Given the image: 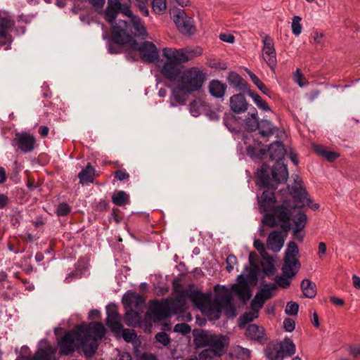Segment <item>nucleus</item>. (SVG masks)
I'll return each instance as SVG.
<instances>
[{"mask_svg":"<svg viewBox=\"0 0 360 360\" xmlns=\"http://www.w3.org/2000/svg\"><path fill=\"white\" fill-rule=\"evenodd\" d=\"M132 25L128 23L131 27V34L134 37H141L142 39H146L148 37L146 27L144 25L142 20L138 16H134L130 20Z\"/></svg>","mask_w":360,"mask_h":360,"instance_id":"393cba45","label":"nucleus"},{"mask_svg":"<svg viewBox=\"0 0 360 360\" xmlns=\"http://www.w3.org/2000/svg\"><path fill=\"white\" fill-rule=\"evenodd\" d=\"M209 92L210 94L217 98L224 97L226 90V85L219 80L213 79L210 81L209 84Z\"/></svg>","mask_w":360,"mask_h":360,"instance_id":"473e14b6","label":"nucleus"},{"mask_svg":"<svg viewBox=\"0 0 360 360\" xmlns=\"http://www.w3.org/2000/svg\"><path fill=\"white\" fill-rule=\"evenodd\" d=\"M122 302L128 307L134 306L139 308L145 304V300L142 295L136 292H130L123 296Z\"/></svg>","mask_w":360,"mask_h":360,"instance_id":"7c9ffc66","label":"nucleus"},{"mask_svg":"<svg viewBox=\"0 0 360 360\" xmlns=\"http://www.w3.org/2000/svg\"><path fill=\"white\" fill-rule=\"evenodd\" d=\"M257 129L262 137H269L274 134L276 127L273 126L270 121L262 119L259 122V127Z\"/></svg>","mask_w":360,"mask_h":360,"instance_id":"4c0bfd02","label":"nucleus"},{"mask_svg":"<svg viewBox=\"0 0 360 360\" xmlns=\"http://www.w3.org/2000/svg\"><path fill=\"white\" fill-rule=\"evenodd\" d=\"M207 347L209 350L214 352L217 356H221L226 352L229 345V338L224 335H213Z\"/></svg>","mask_w":360,"mask_h":360,"instance_id":"6ab92c4d","label":"nucleus"},{"mask_svg":"<svg viewBox=\"0 0 360 360\" xmlns=\"http://www.w3.org/2000/svg\"><path fill=\"white\" fill-rule=\"evenodd\" d=\"M307 216L302 211H299L296 219L294 220L295 227L292 230V235H295L297 232H301L306 226Z\"/></svg>","mask_w":360,"mask_h":360,"instance_id":"58836bf2","label":"nucleus"},{"mask_svg":"<svg viewBox=\"0 0 360 360\" xmlns=\"http://www.w3.org/2000/svg\"><path fill=\"white\" fill-rule=\"evenodd\" d=\"M107 319L120 318V314L117 310V306L114 303H110L106 307Z\"/></svg>","mask_w":360,"mask_h":360,"instance_id":"6e6d98bb","label":"nucleus"},{"mask_svg":"<svg viewBox=\"0 0 360 360\" xmlns=\"http://www.w3.org/2000/svg\"><path fill=\"white\" fill-rule=\"evenodd\" d=\"M268 151L270 159L276 163L271 169L267 164L263 163L258 172V179L264 186L275 188L276 185L286 182L288 177L286 165L281 162L286 150L283 142L276 141L270 144Z\"/></svg>","mask_w":360,"mask_h":360,"instance_id":"f257e3e1","label":"nucleus"},{"mask_svg":"<svg viewBox=\"0 0 360 360\" xmlns=\"http://www.w3.org/2000/svg\"><path fill=\"white\" fill-rule=\"evenodd\" d=\"M86 340V337L82 338L80 331L77 328L67 331L58 342L60 355H72L76 350L80 348H82L84 352Z\"/></svg>","mask_w":360,"mask_h":360,"instance_id":"423d86ee","label":"nucleus"},{"mask_svg":"<svg viewBox=\"0 0 360 360\" xmlns=\"http://www.w3.org/2000/svg\"><path fill=\"white\" fill-rule=\"evenodd\" d=\"M302 181L295 180V185L292 187L290 194L296 201L304 202L308 195L306 190L301 185Z\"/></svg>","mask_w":360,"mask_h":360,"instance_id":"72a5a7b5","label":"nucleus"},{"mask_svg":"<svg viewBox=\"0 0 360 360\" xmlns=\"http://www.w3.org/2000/svg\"><path fill=\"white\" fill-rule=\"evenodd\" d=\"M259 117L257 110L255 108H252L248 113L245 120V129L247 131H255L259 127Z\"/></svg>","mask_w":360,"mask_h":360,"instance_id":"c85d7f7f","label":"nucleus"},{"mask_svg":"<svg viewBox=\"0 0 360 360\" xmlns=\"http://www.w3.org/2000/svg\"><path fill=\"white\" fill-rule=\"evenodd\" d=\"M295 205L290 200H284L280 205H276L272 209L276 219L280 221H290L292 214L295 209Z\"/></svg>","mask_w":360,"mask_h":360,"instance_id":"2eb2a0df","label":"nucleus"},{"mask_svg":"<svg viewBox=\"0 0 360 360\" xmlns=\"http://www.w3.org/2000/svg\"><path fill=\"white\" fill-rule=\"evenodd\" d=\"M122 338L127 342H131L136 337V333L134 330L124 329L121 332Z\"/></svg>","mask_w":360,"mask_h":360,"instance_id":"e2e57ef3","label":"nucleus"},{"mask_svg":"<svg viewBox=\"0 0 360 360\" xmlns=\"http://www.w3.org/2000/svg\"><path fill=\"white\" fill-rule=\"evenodd\" d=\"M229 84L233 88L239 91H248V87L250 86L248 83L236 72H230L227 77Z\"/></svg>","mask_w":360,"mask_h":360,"instance_id":"a878e982","label":"nucleus"},{"mask_svg":"<svg viewBox=\"0 0 360 360\" xmlns=\"http://www.w3.org/2000/svg\"><path fill=\"white\" fill-rule=\"evenodd\" d=\"M251 311L245 312L243 315H241L239 318V326L242 327L244 325H246L254 319L258 318L259 316V309L256 307H251Z\"/></svg>","mask_w":360,"mask_h":360,"instance_id":"a19ab883","label":"nucleus"},{"mask_svg":"<svg viewBox=\"0 0 360 360\" xmlns=\"http://www.w3.org/2000/svg\"><path fill=\"white\" fill-rule=\"evenodd\" d=\"M245 335L247 339L260 345H264L268 340L265 329L257 324H249L246 328Z\"/></svg>","mask_w":360,"mask_h":360,"instance_id":"4468645a","label":"nucleus"},{"mask_svg":"<svg viewBox=\"0 0 360 360\" xmlns=\"http://www.w3.org/2000/svg\"><path fill=\"white\" fill-rule=\"evenodd\" d=\"M220 356H217L214 352L205 349L199 354V360H219Z\"/></svg>","mask_w":360,"mask_h":360,"instance_id":"5fc2aeb1","label":"nucleus"},{"mask_svg":"<svg viewBox=\"0 0 360 360\" xmlns=\"http://www.w3.org/2000/svg\"><path fill=\"white\" fill-rule=\"evenodd\" d=\"M259 181L262 182L261 181ZM261 186L266 188V190L263 192L260 199L259 200L260 209L262 210V212H267L270 210L272 212V209L276 206L274 205L276 202L274 191L277 188L278 185H276L275 188H272L264 186L262 183H261Z\"/></svg>","mask_w":360,"mask_h":360,"instance_id":"dca6fc26","label":"nucleus"},{"mask_svg":"<svg viewBox=\"0 0 360 360\" xmlns=\"http://www.w3.org/2000/svg\"><path fill=\"white\" fill-rule=\"evenodd\" d=\"M191 330L190 326L186 323H177L174 326V331L182 335H186Z\"/></svg>","mask_w":360,"mask_h":360,"instance_id":"680f3d73","label":"nucleus"},{"mask_svg":"<svg viewBox=\"0 0 360 360\" xmlns=\"http://www.w3.org/2000/svg\"><path fill=\"white\" fill-rule=\"evenodd\" d=\"M246 94L252 98L259 109L265 112L271 111L269 104L255 91L248 89Z\"/></svg>","mask_w":360,"mask_h":360,"instance_id":"e433bc0d","label":"nucleus"},{"mask_svg":"<svg viewBox=\"0 0 360 360\" xmlns=\"http://www.w3.org/2000/svg\"><path fill=\"white\" fill-rule=\"evenodd\" d=\"M229 106L232 112L240 114L248 109L249 104L243 94H236L230 97Z\"/></svg>","mask_w":360,"mask_h":360,"instance_id":"412c9836","label":"nucleus"},{"mask_svg":"<svg viewBox=\"0 0 360 360\" xmlns=\"http://www.w3.org/2000/svg\"><path fill=\"white\" fill-rule=\"evenodd\" d=\"M112 39L117 44L129 45L133 51H138L141 60L147 63H153L159 60L160 53L156 46L151 41H144L139 44L131 34V27L126 20H120L113 26Z\"/></svg>","mask_w":360,"mask_h":360,"instance_id":"f03ea898","label":"nucleus"},{"mask_svg":"<svg viewBox=\"0 0 360 360\" xmlns=\"http://www.w3.org/2000/svg\"><path fill=\"white\" fill-rule=\"evenodd\" d=\"M295 351V345L286 337L280 342H270L264 348V353L269 360H283L286 356L294 355Z\"/></svg>","mask_w":360,"mask_h":360,"instance_id":"0eeeda50","label":"nucleus"},{"mask_svg":"<svg viewBox=\"0 0 360 360\" xmlns=\"http://www.w3.org/2000/svg\"><path fill=\"white\" fill-rule=\"evenodd\" d=\"M138 314L134 311H127L125 314V323L127 326H134L136 322Z\"/></svg>","mask_w":360,"mask_h":360,"instance_id":"052dcab7","label":"nucleus"},{"mask_svg":"<svg viewBox=\"0 0 360 360\" xmlns=\"http://www.w3.org/2000/svg\"><path fill=\"white\" fill-rule=\"evenodd\" d=\"M36 143L35 138L25 132H18L12 141V145L17 147L22 153H27L31 152L34 148Z\"/></svg>","mask_w":360,"mask_h":360,"instance_id":"9d476101","label":"nucleus"},{"mask_svg":"<svg viewBox=\"0 0 360 360\" xmlns=\"http://www.w3.org/2000/svg\"><path fill=\"white\" fill-rule=\"evenodd\" d=\"M186 94H184L182 90L179 89L177 83L176 86L172 91L171 99L175 101V103H172V105L175 106L176 104L184 105L186 101Z\"/></svg>","mask_w":360,"mask_h":360,"instance_id":"79ce46f5","label":"nucleus"},{"mask_svg":"<svg viewBox=\"0 0 360 360\" xmlns=\"http://www.w3.org/2000/svg\"><path fill=\"white\" fill-rule=\"evenodd\" d=\"M313 148L318 155L324 158L329 162H333L340 156L339 153L333 151H329L323 146L315 145Z\"/></svg>","mask_w":360,"mask_h":360,"instance_id":"c9c22d12","label":"nucleus"},{"mask_svg":"<svg viewBox=\"0 0 360 360\" xmlns=\"http://www.w3.org/2000/svg\"><path fill=\"white\" fill-rule=\"evenodd\" d=\"M112 202L117 206H123L129 202V195L126 192L119 191L112 194Z\"/></svg>","mask_w":360,"mask_h":360,"instance_id":"c03bdc74","label":"nucleus"},{"mask_svg":"<svg viewBox=\"0 0 360 360\" xmlns=\"http://www.w3.org/2000/svg\"><path fill=\"white\" fill-rule=\"evenodd\" d=\"M106 38H108V37L105 36L104 39H106ZM124 46V45L115 43L112 39V35L110 37H109V41L108 43V51L110 53H112V54L120 53L122 50V46Z\"/></svg>","mask_w":360,"mask_h":360,"instance_id":"09e8293b","label":"nucleus"},{"mask_svg":"<svg viewBox=\"0 0 360 360\" xmlns=\"http://www.w3.org/2000/svg\"><path fill=\"white\" fill-rule=\"evenodd\" d=\"M174 22L177 30L182 34L191 36L195 33L196 27L193 18L187 15L186 12L182 9H177L172 16Z\"/></svg>","mask_w":360,"mask_h":360,"instance_id":"1a4fd4ad","label":"nucleus"},{"mask_svg":"<svg viewBox=\"0 0 360 360\" xmlns=\"http://www.w3.org/2000/svg\"><path fill=\"white\" fill-rule=\"evenodd\" d=\"M299 310V304L295 302H288L286 304L285 312L288 315L295 316Z\"/></svg>","mask_w":360,"mask_h":360,"instance_id":"13d9d810","label":"nucleus"},{"mask_svg":"<svg viewBox=\"0 0 360 360\" xmlns=\"http://www.w3.org/2000/svg\"><path fill=\"white\" fill-rule=\"evenodd\" d=\"M219 284L214 286V291L217 292L216 298L213 302L208 300L207 305L202 309L206 311L209 319L214 321L220 318L223 308H229L233 314L235 311L234 307L231 304L232 297L229 290L225 286H221L223 292H219Z\"/></svg>","mask_w":360,"mask_h":360,"instance_id":"39448f33","label":"nucleus"},{"mask_svg":"<svg viewBox=\"0 0 360 360\" xmlns=\"http://www.w3.org/2000/svg\"><path fill=\"white\" fill-rule=\"evenodd\" d=\"M284 239L278 231H273L269 235L267 245L269 249L274 252H278L283 247Z\"/></svg>","mask_w":360,"mask_h":360,"instance_id":"c756f323","label":"nucleus"},{"mask_svg":"<svg viewBox=\"0 0 360 360\" xmlns=\"http://www.w3.org/2000/svg\"><path fill=\"white\" fill-rule=\"evenodd\" d=\"M259 271V269L258 266H255V267H252L249 273L248 274L246 278H245L247 282L248 281L250 285L255 286L257 285L258 281V272Z\"/></svg>","mask_w":360,"mask_h":360,"instance_id":"8fccbe9b","label":"nucleus"},{"mask_svg":"<svg viewBox=\"0 0 360 360\" xmlns=\"http://www.w3.org/2000/svg\"><path fill=\"white\" fill-rule=\"evenodd\" d=\"M238 282L232 285V290L238 295L239 300L245 303L252 297V292L243 274L238 276Z\"/></svg>","mask_w":360,"mask_h":360,"instance_id":"f3484780","label":"nucleus"},{"mask_svg":"<svg viewBox=\"0 0 360 360\" xmlns=\"http://www.w3.org/2000/svg\"><path fill=\"white\" fill-rule=\"evenodd\" d=\"M106 324L116 335H120L122 330H123V326L121 323L120 317L106 319Z\"/></svg>","mask_w":360,"mask_h":360,"instance_id":"a18cd8bd","label":"nucleus"},{"mask_svg":"<svg viewBox=\"0 0 360 360\" xmlns=\"http://www.w3.org/2000/svg\"><path fill=\"white\" fill-rule=\"evenodd\" d=\"M173 51L177 56L179 62H181V63L191 60L202 54V49L199 46L195 48L185 47L179 49H173Z\"/></svg>","mask_w":360,"mask_h":360,"instance_id":"a211bd4d","label":"nucleus"},{"mask_svg":"<svg viewBox=\"0 0 360 360\" xmlns=\"http://www.w3.org/2000/svg\"><path fill=\"white\" fill-rule=\"evenodd\" d=\"M136 6L139 8V11L143 16L149 15V11L147 6L150 0H136Z\"/></svg>","mask_w":360,"mask_h":360,"instance_id":"4d7b16f0","label":"nucleus"},{"mask_svg":"<svg viewBox=\"0 0 360 360\" xmlns=\"http://www.w3.org/2000/svg\"><path fill=\"white\" fill-rule=\"evenodd\" d=\"M264 262H262V271L264 274L268 276L271 277L275 274L276 268L274 265L272 258L270 255H265L264 257H262Z\"/></svg>","mask_w":360,"mask_h":360,"instance_id":"ea45409f","label":"nucleus"},{"mask_svg":"<svg viewBox=\"0 0 360 360\" xmlns=\"http://www.w3.org/2000/svg\"><path fill=\"white\" fill-rule=\"evenodd\" d=\"M301 267V264L297 257H284L282 271L285 276L293 278Z\"/></svg>","mask_w":360,"mask_h":360,"instance_id":"aec40b11","label":"nucleus"},{"mask_svg":"<svg viewBox=\"0 0 360 360\" xmlns=\"http://www.w3.org/2000/svg\"><path fill=\"white\" fill-rule=\"evenodd\" d=\"M186 297H188L193 304L200 309L202 310L208 304V297L201 291L195 289L193 285H189Z\"/></svg>","mask_w":360,"mask_h":360,"instance_id":"4be33fe9","label":"nucleus"},{"mask_svg":"<svg viewBox=\"0 0 360 360\" xmlns=\"http://www.w3.org/2000/svg\"><path fill=\"white\" fill-rule=\"evenodd\" d=\"M121 8V2L119 0H108V6L105 11V19L111 25L112 29L113 26L117 25L120 20L115 22V19L119 13Z\"/></svg>","mask_w":360,"mask_h":360,"instance_id":"5701e85b","label":"nucleus"},{"mask_svg":"<svg viewBox=\"0 0 360 360\" xmlns=\"http://www.w3.org/2000/svg\"><path fill=\"white\" fill-rule=\"evenodd\" d=\"M251 81L253 84L265 95L271 97V91L266 87V86L259 79V77L250 70L247 71Z\"/></svg>","mask_w":360,"mask_h":360,"instance_id":"37998d69","label":"nucleus"},{"mask_svg":"<svg viewBox=\"0 0 360 360\" xmlns=\"http://www.w3.org/2000/svg\"><path fill=\"white\" fill-rule=\"evenodd\" d=\"M292 278H288L283 275V276H277L276 278V284L282 288H288L290 285V279Z\"/></svg>","mask_w":360,"mask_h":360,"instance_id":"0e129e2a","label":"nucleus"},{"mask_svg":"<svg viewBox=\"0 0 360 360\" xmlns=\"http://www.w3.org/2000/svg\"><path fill=\"white\" fill-rule=\"evenodd\" d=\"M300 287L304 297L311 299L316 295V285L309 279H303Z\"/></svg>","mask_w":360,"mask_h":360,"instance_id":"f704fd0d","label":"nucleus"},{"mask_svg":"<svg viewBox=\"0 0 360 360\" xmlns=\"http://www.w3.org/2000/svg\"><path fill=\"white\" fill-rule=\"evenodd\" d=\"M76 328L80 331L82 338H86V347L84 355L92 357L96 352L98 343V340H101L105 335V328L101 322L91 321L86 326L78 325Z\"/></svg>","mask_w":360,"mask_h":360,"instance_id":"7ed1b4c3","label":"nucleus"},{"mask_svg":"<svg viewBox=\"0 0 360 360\" xmlns=\"http://www.w3.org/2000/svg\"><path fill=\"white\" fill-rule=\"evenodd\" d=\"M262 42L264 44L262 48L263 58L271 70H274L277 60L273 39L270 36L265 34Z\"/></svg>","mask_w":360,"mask_h":360,"instance_id":"f8f14e48","label":"nucleus"},{"mask_svg":"<svg viewBox=\"0 0 360 360\" xmlns=\"http://www.w3.org/2000/svg\"><path fill=\"white\" fill-rule=\"evenodd\" d=\"M11 21L6 18H0V38H5L11 27Z\"/></svg>","mask_w":360,"mask_h":360,"instance_id":"3c124183","label":"nucleus"},{"mask_svg":"<svg viewBox=\"0 0 360 360\" xmlns=\"http://www.w3.org/2000/svg\"><path fill=\"white\" fill-rule=\"evenodd\" d=\"M302 20V18L298 15H295L292 18V32L295 35L298 36L302 32V25L300 24V22Z\"/></svg>","mask_w":360,"mask_h":360,"instance_id":"864d4df0","label":"nucleus"},{"mask_svg":"<svg viewBox=\"0 0 360 360\" xmlns=\"http://www.w3.org/2000/svg\"><path fill=\"white\" fill-rule=\"evenodd\" d=\"M276 288L274 283L265 284L264 288L259 290L250 303V307H256L259 310L262 309L266 300L272 297V290Z\"/></svg>","mask_w":360,"mask_h":360,"instance_id":"ddd939ff","label":"nucleus"},{"mask_svg":"<svg viewBox=\"0 0 360 360\" xmlns=\"http://www.w3.org/2000/svg\"><path fill=\"white\" fill-rule=\"evenodd\" d=\"M238 262L237 257L234 255H228L226 263V269L228 272H231L233 269L234 265L236 264Z\"/></svg>","mask_w":360,"mask_h":360,"instance_id":"338daca9","label":"nucleus"},{"mask_svg":"<svg viewBox=\"0 0 360 360\" xmlns=\"http://www.w3.org/2000/svg\"><path fill=\"white\" fill-rule=\"evenodd\" d=\"M209 66L212 68H217L219 70H226L227 65L222 60L212 59L209 61Z\"/></svg>","mask_w":360,"mask_h":360,"instance_id":"774afa93","label":"nucleus"},{"mask_svg":"<svg viewBox=\"0 0 360 360\" xmlns=\"http://www.w3.org/2000/svg\"><path fill=\"white\" fill-rule=\"evenodd\" d=\"M71 212L70 206L66 202L60 203L56 209V214L59 217H65Z\"/></svg>","mask_w":360,"mask_h":360,"instance_id":"bf43d9fd","label":"nucleus"},{"mask_svg":"<svg viewBox=\"0 0 360 360\" xmlns=\"http://www.w3.org/2000/svg\"><path fill=\"white\" fill-rule=\"evenodd\" d=\"M187 295L186 290H179L178 295L175 299L169 301V311L170 313L180 314L185 309L186 305V297Z\"/></svg>","mask_w":360,"mask_h":360,"instance_id":"b1692460","label":"nucleus"},{"mask_svg":"<svg viewBox=\"0 0 360 360\" xmlns=\"http://www.w3.org/2000/svg\"><path fill=\"white\" fill-rule=\"evenodd\" d=\"M299 254L300 252L297 243L295 241H290L288 243L284 257H297Z\"/></svg>","mask_w":360,"mask_h":360,"instance_id":"de8ad7c7","label":"nucleus"},{"mask_svg":"<svg viewBox=\"0 0 360 360\" xmlns=\"http://www.w3.org/2000/svg\"><path fill=\"white\" fill-rule=\"evenodd\" d=\"M149 308L154 321H162L169 317L171 314L167 300H152Z\"/></svg>","mask_w":360,"mask_h":360,"instance_id":"9b49d317","label":"nucleus"},{"mask_svg":"<svg viewBox=\"0 0 360 360\" xmlns=\"http://www.w3.org/2000/svg\"><path fill=\"white\" fill-rule=\"evenodd\" d=\"M156 340L162 344L164 346H167L170 342V338L167 333L165 332H160L155 335Z\"/></svg>","mask_w":360,"mask_h":360,"instance_id":"69168bd1","label":"nucleus"},{"mask_svg":"<svg viewBox=\"0 0 360 360\" xmlns=\"http://www.w3.org/2000/svg\"><path fill=\"white\" fill-rule=\"evenodd\" d=\"M96 170L90 162H88L86 166L83 168L81 172L78 174V178L79 179V184L84 185L86 184L94 183L96 176Z\"/></svg>","mask_w":360,"mask_h":360,"instance_id":"cd10ccee","label":"nucleus"},{"mask_svg":"<svg viewBox=\"0 0 360 360\" xmlns=\"http://www.w3.org/2000/svg\"><path fill=\"white\" fill-rule=\"evenodd\" d=\"M56 349L52 346L39 348L34 353L32 360H55Z\"/></svg>","mask_w":360,"mask_h":360,"instance_id":"2f4dec72","label":"nucleus"},{"mask_svg":"<svg viewBox=\"0 0 360 360\" xmlns=\"http://www.w3.org/2000/svg\"><path fill=\"white\" fill-rule=\"evenodd\" d=\"M162 55L166 58V61L160 70L161 75L169 81L177 80L182 73L181 62H179L172 48L163 49Z\"/></svg>","mask_w":360,"mask_h":360,"instance_id":"6e6552de","label":"nucleus"},{"mask_svg":"<svg viewBox=\"0 0 360 360\" xmlns=\"http://www.w3.org/2000/svg\"><path fill=\"white\" fill-rule=\"evenodd\" d=\"M276 219V217L274 212H271V213H266L264 214L262 219V222L269 227H275L277 225Z\"/></svg>","mask_w":360,"mask_h":360,"instance_id":"603ef678","label":"nucleus"},{"mask_svg":"<svg viewBox=\"0 0 360 360\" xmlns=\"http://www.w3.org/2000/svg\"><path fill=\"white\" fill-rule=\"evenodd\" d=\"M151 6L154 13L161 15L166 11L167 0H153Z\"/></svg>","mask_w":360,"mask_h":360,"instance_id":"49530a36","label":"nucleus"},{"mask_svg":"<svg viewBox=\"0 0 360 360\" xmlns=\"http://www.w3.org/2000/svg\"><path fill=\"white\" fill-rule=\"evenodd\" d=\"M213 335H210L202 329L193 330V342L196 347H207Z\"/></svg>","mask_w":360,"mask_h":360,"instance_id":"bb28decb","label":"nucleus"},{"mask_svg":"<svg viewBox=\"0 0 360 360\" xmlns=\"http://www.w3.org/2000/svg\"><path fill=\"white\" fill-rule=\"evenodd\" d=\"M207 79L206 73L197 67L184 70L177 80L178 86L184 94L200 90Z\"/></svg>","mask_w":360,"mask_h":360,"instance_id":"20e7f679","label":"nucleus"}]
</instances>
